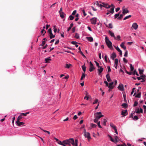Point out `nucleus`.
<instances>
[{
	"label": "nucleus",
	"instance_id": "obj_1",
	"mask_svg": "<svg viewBox=\"0 0 146 146\" xmlns=\"http://www.w3.org/2000/svg\"><path fill=\"white\" fill-rule=\"evenodd\" d=\"M64 143L63 146H71V144L74 146L75 142L73 138H70L63 141Z\"/></svg>",
	"mask_w": 146,
	"mask_h": 146
},
{
	"label": "nucleus",
	"instance_id": "obj_2",
	"mask_svg": "<svg viewBox=\"0 0 146 146\" xmlns=\"http://www.w3.org/2000/svg\"><path fill=\"white\" fill-rule=\"evenodd\" d=\"M101 112H100L96 113L94 115L95 116V119L94 120V121L95 123H96L98 121L99 119L104 116V115L101 114Z\"/></svg>",
	"mask_w": 146,
	"mask_h": 146
},
{
	"label": "nucleus",
	"instance_id": "obj_3",
	"mask_svg": "<svg viewBox=\"0 0 146 146\" xmlns=\"http://www.w3.org/2000/svg\"><path fill=\"white\" fill-rule=\"evenodd\" d=\"M105 40L106 43L108 47L111 50L113 49V48L112 46V43L111 41L109 40L107 36H106L105 37Z\"/></svg>",
	"mask_w": 146,
	"mask_h": 146
},
{
	"label": "nucleus",
	"instance_id": "obj_4",
	"mask_svg": "<svg viewBox=\"0 0 146 146\" xmlns=\"http://www.w3.org/2000/svg\"><path fill=\"white\" fill-rule=\"evenodd\" d=\"M122 13L124 15H125V14L128 13L129 12V10L125 8V6H123L122 7Z\"/></svg>",
	"mask_w": 146,
	"mask_h": 146
},
{
	"label": "nucleus",
	"instance_id": "obj_5",
	"mask_svg": "<svg viewBox=\"0 0 146 146\" xmlns=\"http://www.w3.org/2000/svg\"><path fill=\"white\" fill-rule=\"evenodd\" d=\"M90 67L89 71L90 72H92L95 69L94 66L93 64L91 62H90Z\"/></svg>",
	"mask_w": 146,
	"mask_h": 146
},
{
	"label": "nucleus",
	"instance_id": "obj_6",
	"mask_svg": "<svg viewBox=\"0 0 146 146\" xmlns=\"http://www.w3.org/2000/svg\"><path fill=\"white\" fill-rule=\"evenodd\" d=\"M90 21L92 24L95 25L96 23L97 19L95 17H93L91 19Z\"/></svg>",
	"mask_w": 146,
	"mask_h": 146
},
{
	"label": "nucleus",
	"instance_id": "obj_7",
	"mask_svg": "<svg viewBox=\"0 0 146 146\" xmlns=\"http://www.w3.org/2000/svg\"><path fill=\"white\" fill-rule=\"evenodd\" d=\"M85 135H84L85 137L87 138L88 141H89L91 139L90 136V135L89 133L87 132V133Z\"/></svg>",
	"mask_w": 146,
	"mask_h": 146
},
{
	"label": "nucleus",
	"instance_id": "obj_8",
	"mask_svg": "<svg viewBox=\"0 0 146 146\" xmlns=\"http://www.w3.org/2000/svg\"><path fill=\"white\" fill-rule=\"evenodd\" d=\"M113 84L114 83L113 82H112L109 83L108 86L109 88V91L110 90V89H112L113 88L114 86H113Z\"/></svg>",
	"mask_w": 146,
	"mask_h": 146
},
{
	"label": "nucleus",
	"instance_id": "obj_9",
	"mask_svg": "<svg viewBox=\"0 0 146 146\" xmlns=\"http://www.w3.org/2000/svg\"><path fill=\"white\" fill-rule=\"evenodd\" d=\"M132 27L135 30H136L138 28V25L136 23H135L133 24Z\"/></svg>",
	"mask_w": 146,
	"mask_h": 146
},
{
	"label": "nucleus",
	"instance_id": "obj_10",
	"mask_svg": "<svg viewBox=\"0 0 146 146\" xmlns=\"http://www.w3.org/2000/svg\"><path fill=\"white\" fill-rule=\"evenodd\" d=\"M121 114L123 116H125L128 114L127 110H125L121 111Z\"/></svg>",
	"mask_w": 146,
	"mask_h": 146
},
{
	"label": "nucleus",
	"instance_id": "obj_11",
	"mask_svg": "<svg viewBox=\"0 0 146 146\" xmlns=\"http://www.w3.org/2000/svg\"><path fill=\"white\" fill-rule=\"evenodd\" d=\"M98 69V74L100 75V74L103 71V68L101 66H100L99 68Z\"/></svg>",
	"mask_w": 146,
	"mask_h": 146
},
{
	"label": "nucleus",
	"instance_id": "obj_12",
	"mask_svg": "<svg viewBox=\"0 0 146 146\" xmlns=\"http://www.w3.org/2000/svg\"><path fill=\"white\" fill-rule=\"evenodd\" d=\"M118 89L121 91H123L124 90V87L123 85L122 84L119 85L118 87Z\"/></svg>",
	"mask_w": 146,
	"mask_h": 146
},
{
	"label": "nucleus",
	"instance_id": "obj_13",
	"mask_svg": "<svg viewBox=\"0 0 146 146\" xmlns=\"http://www.w3.org/2000/svg\"><path fill=\"white\" fill-rule=\"evenodd\" d=\"M111 58L113 60L114 58L116 57V55L115 53L113 52L111 55Z\"/></svg>",
	"mask_w": 146,
	"mask_h": 146
},
{
	"label": "nucleus",
	"instance_id": "obj_14",
	"mask_svg": "<svg viewBox=\"0 0 146 146\" xmlns=\"http://www.w3.org/2000/svg\"><path fill=\"white\" fill-rule=\"evenodd\" d=\"M108 33L111 37H113L114 38H116V37L115 36L113 33H112L110 31H108Z\"/></svg>",
	"mask_w": 146,
	"mask_h": 146
},
{
	"label": "nucleus",
	"instance_id": "obj_15",
	"mask_svg": "<svg viewBox=\"0 0 146 146\" xmlns=\"http://www.w3.org/2000/svg\"><path fill=\"white\" fill-rule=\"evenodd\" d=\"M106 78L107 81L108 82H110L111 81L110 76V74L109 73H108L106 76Z\"/></svg>",
	"mask_w": 146,
	"mask_h": 146
},
{
	"label": "nucleus",
	"instance_id": "obj_16",
	"mask_svg": "<svg viewBox=\"0 0 146 146\" xmlns=\"http://www.w3.org/2000/svg\"><path fill=\"white\" fill-rule=\"evenodd\" d=\"M125 43L124 42H122L120 44L121 47L123 48L124 50H125L126 48L125 46L124 45Z\"/></svg>",
	"mask_w": 146,
	"mask_h": 146
},
{
	"label": "nucleus",
	"instance_id": "obj_17",
	"mask_svg": "<svg viewBox=\"0 0 146 146\" xmlns=\"http://www.w3.org/2000/svg\"><path fill=\"white\" fill-rule=\"evenodd\" d=\"M16 123L17 124V125L19 126H20L25 124V123L23 122H20V121L18 122L16 121Z\"/></svg>",
	"mask_w": 146,
	"mask_h": 146
},
{
	"label": "nucleus",
	"instance_id": "obj_18",
	"mask_svg": "<svg viewBox=\"0 0 146 146\" xmlns=\"http://www.w3.org/2000/svg\"><path fill=\"white\" fill-rule=\"evenodd\" d=\"M136 113H143V109L141 108H140V109H137Z\"/></svg>",
	"mask_w": 146,
	"mask_h": 146
},
{
	"label": "nucleus",
	"instance_id": "obj_19",
	"mask_svg": "<svg viewBox=\"0 0 146 146\" xmlns=\"http://www.w3.org/2000/svg\"><path fill=\"white\" fill-rule=\"evenodd\" d=\"M78 49L79 50V52L81 54V55L84 58H86V56L84 55V54H83V53L82 52L81 50V48H80V46L79 47V48H78Z\"/></svg>",
	"mask_w": 146,
	"mask_h": 146
},
{
	"label": "nucleus",
	"instance_id": "obj_20",
	"mask_svg": "<svg viewBox=\"0 0 146 146\" xmlns=\"http://www.w3.org/2000/svg\"><path fill=\"white\" fill-rule=\"evenodd\" d=\"M86 38L88 41L90 42H92L93 40V38L92 37H87Z\"/></svg>",
	"mask_w": 146,
	"mask_h": 146
},
{
	"label": "nucleus",
	"instance_id": "obj_21",
	"mask_svg": "<svg viewBox=\"0 0 146 146\" xmlns=\"http://www.w3.org/2000/svg\"><path fill=\"white\" fill-rule=\"evenodd\" d=\"M86 75L85 73H82V76L81 77L80 80H82L85 77Z\"/></svg>",
	"mask_w": 146,
	"mask_h": 146
},
{
	"label": "nucleus",
	"instance_id": "obj_22",
	"mask_svg": "<svg viewBox=\"0 0 146 146\" xmlns=\"http://www.w3.org/2000/svg\"><path fill=\"white\" fill-rule=\"evenodd\" d=\"M96 3V5L98 7H100V8H101L102 7H103V5L101 4H99L98 1H97L96 2V3H95L94 4H95Z\"/></svg>",
	"mask_w": 146,
	"mask_h": 146
},
{
	"label": "nucleus",
	"instance_id": "obj_23",
	"mask_svg": "<svg viewBox=\"0 0 146 146\" xmlns=\"http://www.w3.org/2000/svg\"><path fill=\"white\" fill-rule=\"evenodd\" d=\"M114 7H113V8H111L110 10H108V12H110V13H111L112 14H113L114 12Z\"/></svg>",
	"mask_w": 146,
	"mask_h": 146
},
{
	"label": "nucleus",
	"instance_id": "obj_24",
	"mask_svg": "<svg viewBox=\"0 0 146 146\" xmlns=\"http://www.w3.org/2000/svg\"><path fill=\"white\" fill-rule=\"evenodd\" d=\"M49 36L50 39H52L55 37V35L53 34L52 33L49 34Z\"/></svg>",
	"mask_w": 146,
	"mask_h": 146
},
{
	"label": "nucleus",
	"instance_id": "obj_25",
	"mask_svg": "<svg viewBox=\"0 0 146 146\" xmlns=\"http://www.w3.org/2000/svg\"><path fill=\"white\" fill-rule=\"evenodd\" d=\"M110 125L111 127H112L113 129H115L116 128V127H115V126L112 123H110Z\"/></svg>",
	"mask_w": 146,
	"mask_h": 146
},
{
	"label": "nucleus",
	"instance_id": "obj_26",
	"mask_svg": "<svg viewBox=\"0 0 146 146\" xmlns=\"http://www.w3.org/2000/svg\"><path fill=\"white\" fill-rule=\"evenodd\" d=\"M59 13L60 14V17H61V18L62 19L64 17V13L62 12Z\"/></svg>",
	"mask_w": 146,
	"mask_h": 146
},
{
	"label": "nucleus",
	"instance_id": "obj_27",
	"mask_svg": "<svg viewBox=\"0 0 146 146\" xmlns=\"http://www.w3.org/2000/svg\"><path fill=\"white\" fill-rule=\"evenodd\" d=\"M124 15L123 14H121L120 15L119 17L117 18V19L119 20H121Z\"/></svg>",
	"mask_w": 146,
	"mask_h": 146
},
{
	"label": "nucleus",
	"instance_id": "obj_28",
	"mask_svg": "<svg viewBox=\"0 0 146 146\" xmlns=\"http://www.w3.org/2000/svg\"><path fill=\"white\" fill-rule=\"evenodd\" d=\"M114 138H115V143L117 142H118L119 141V139L118 137L116 136H115Z\"/></svg>",
	"mask_w": 146,
	"mask_h": 146
},
{
	"label": "nucleus",
	"instance_id": "obj_29",
	"mask_svg": "<svg viewBox=\"0 0 146 146\" xmlns=\"http://www.w3.org/2000/svg\"><path fill=\"white\" fill-rule=\"evenodd\" d=\"M90 126L92 127V128H95L97 126V125L94 124L92 123H91L90 124Z\"/></svg>",
	"mask_w": 146,
	"mask_h": 146
},
{
	"label": "nucleus",
	"instance_id": "obj_30",
	"mask_svg": "<svg viewBox=\"0 0 146 146\" xmlns=\"http://www.w3.org/2000/svg\"><path fill=\"white\" fill-rule=\"evenodd\" d=\"M82 68L83 71L85 72L86 70V67L85 66V64L82 66Z\"/></svg>",
	"mask_w": 146,
	"mask_h": 146
},
{
	"label": "nucleus",
	"instance_id": "obj_31",
	"mask_svg": "<svg viewBox=\"0 0 146 146\" xmlns=\"http://www.w3.org/2000/svg\"><path fill=\"white\" fill-rule=\"evenodd\" d=\"M102 4H103V7H106L107 9H108V6H109L108 4H105L104 3H102Z\"/></svg>",
	"mask_w": 146,
	"mask_h": 146
},
{
	"label": "nucleus",
	"instance_id": "obj_32",
	"mask_svg": "<svg viewBox=\"0 0 146 146\" xmlns=\"http://www.w3.org/2000/svg\"><path fill=\"white\" fill-rule=\"evenodd\" d=\"M22 118V117L21 115H20L18 117L17 120L16 121L18 122L20 120H21Z\"/></svg>",
	"mask_w": 146,
	"mask_h": 146
},
{
	"label": "nucleus",
	"instance_id": "obj_33",
	"mask_svg": "<svg viewBox=\"0 0 146 146\" xmlns=\"http://www.w3.org/2000/svg\"><path fill=\"white\" fill-rule=\"evenodd\" d=\"M108 136L109 137V138H110V140L111 141H112L113 142H115V140L114 139H113L112 137L110 135H109Z\"/></svg>",
	"mask_w": 146,
	"mask_h": 146
},
{
	"label": "nucleus",
	"instance_id": "obj_34",
	"mask_svg": "<svg viewBox=\"0 0 146 146\" xmlns=\"http://www.w3.org/2000/svg\"><path fill=\"white\" fill-rule=\"evenodd\" d=\"M46 63H49V61L51 60V59L50 58H46L45 59Z\"/></svg>",
	"mask_w": 146,
	"mask_h": 146
},
{
	"label": "nucleus",
	"instance_id": "obj_35",
	"mask_svg": "<svg viewBox=\"0 0 146 146\" xmlns=\"http://www.w3.org/2000/svg\"><path fill=\"white\" fill-rule=\"evenodd\" d=\"M29 112H27V113H21V116H22V115L23 116H26L27 115V114H29Z\"/></svg>",
	"mask_w": 146,
	"mask_h": 146
},
{
	"label": "nucleus",
	"instance_id": "obj_36",
	"mask_svg": "<svg viewBox=\"0 0 146 146\" xmlns=\"http://www.w3.org/2000/svg\"><path fill=\"white\" fill-rule=\"evenodd\" d=\"M131 17V15H129L128 16H127L125 17V18H124L123 19V20H125L127 19H128L130 18Z\"/></svg>",
	"mask_w": 146,
	"mask_h": 146
},
{
	"label": "nucleus",
	"instance_id": "obj_37",
	"mask_svg": "<svg viewBox=\"0 0 146 146\" xmlns=\"http://www.w3.org/2000/svg\"><path fill=\"white\" fill-rule=\"evenodd\" d=\"M74 18V17L72 15H70L69 17V19H68V20H72Z\"/></svg>",
	"mask_w": 146,
	"mask_h": 146
},
{
	"label": "nucleus",
	"instance_id": "obj_38",
	"mask_svg": "<svg viewBox=\"0 0 146 146\" xmlns=\"http://www.w3.org/2000/svg\"><path fill=\"white\" fill-rule=\"evenodd\" d=\"M57 143L59 144H60V145H63V144H64V143H63V141H62V142L61 141H59V140L57 142Z\"/></svg>",
	"mask_w": 146,
	"mask_h": 146
},
{
	"label": "nucleus",
	"instance_id": "obj_39",
	"mask_svg": "<svg viewBox=\"0 0 146 146\" xmlns=\"http://www.w3.org/2000/svg\"><path fill=\"white\" fill-rule=\"evenodd\" d=\"M133 75L136 74L137 76H138L139 75V74L137 73V72L136 70H135L133 71Z\"/></svg>",
	"mask_w": 146,
	"mask_h": 146
},
{
	"label": "nucleus",
	"instance_id": "obj_40",
	"mask_svg": "<svg viewBox=\"0 0 146 146\" xmlns=\"http://www.w3.org/2000/svg\"><path fill=\"white\" fill-rule=\"evenodd\" d=\"M141 93H139L137 94L135 96V97L137 98H140L141 97Z\"/></svg>",
	"mask_w": 146,
	"mask_h": 146
},
{
	"label": "nucleus",
	"instance_id": "obj_41",
	"mask_svg": "<svg viewBox=\"0 0 146 146\" xmlns=\"http://www.w3.org/2000/svg\"><path fill=\"white\" fill-rule=\"evenodd\" d=\"M130 68L131 71H133L134 70V68L133 66L131 64H130Z\"/></svg>",
	"mask_w": 146,
	"mask_h": 146
},
{
	"label": "nucleus",
	"instance_id": "obj_42",
	"mask_svg": "<svg viewBox=\"0 0 146 146\" xmlns=\"http://www.w3.org/2000/svg\"><path fill=\"white\" fill-rule=\"evenodd\" d=\"M103 124L104 125L106 126V122H107V120H106V119H103Z\"/></svg>",
	"mask_w": 146,
	"mask_h": 146
},
{
	"label": "nucleus",
	"instance_id": "obj_43",
	"mask_svg": "<svg viewBox=\"0 0 146 146\" xmlns=\"http://www.w3.org/2000/svg\"><path fill=\"white\" fill-rule=\"evenodd\" d=\"M119 14L120 13L119 12L118 13L115 14L114 16V18L115 19L116 18H117V17H118L119 16Z\"/></svg>",
	"mask_w": 146,
	"mask_h": 146
},
{
	"label": "nucleus",
	"instance_id": "obj_44",
	"mask_svg": "<svg viewBox=\"0 0 146 146\" xmlns=\"http://www.w3.org/2000/svg\"><path fill=\"white\" fill-rule=\"evenodd\" d=\"M75 37L77 39L79 38V36L77 33H76L75 36Z\"/></svg>",
	"mask_w": 146,
	"mask_h": 146
},
{
	"label": "nucleus",
	"instance_id": "obj_45",
	"mask_svg": "<svg viewBox=\"0 0 146 146\" xmlns=\"http://www.w3.org/2000/svg\"><path fill=\"white\" fill-rule=\"evenodd\" d=\"M138 70L139 71V73L140 74H143V70H141L139 68Z\"/></svg>",
	"mask_w": 146,
	"mask_h": 146
},
{
	"label": "nucleus",
	"instance_id": "obj_46",
	"mask_svg": "<svg viewBox=\"0 0 146 146\" xmlns=\"http://www.w3.org/2000/svg\"><path fill=\"white\" fill-rule=\"evenodd\" d=\"M139 119L138 117L137 116H135L134 117H133V119L134 120H137Z\"/></svg>",
	"mask_w": 146,
	"mask_h": 146
},
{
	"label": "nucleus",
	"instance_id": "obj_47",
	"mask_svg": "<svg viewBox=\"0 0 146 146\" xmlns=\"http://www.w3.org/2000/svg\"><path fill=\"white\" fill-rule=\"evenodd\" d=\"M71 65V64H70L69 65L68 64H66V66L65 67L66 68H70V66Z\"/></svg>",
	"mask_w": 146,
	"mask_h": 146
},
{
	"label": "nucleus",
	"instance_id": "obj_48",
	"mask_svg": "<svg viewBox=\"0 0 146 146\" xmlns=\"http://www.w3.org/2000/svg\"><path fill=\"white\" fill-rule=\"evenodd\" d=\"M54 31V33H56L57 31V29L56 28V26L54 25L53 27Z\"/></svg>",
	"mask_w": 146,
	"mask_h": 146
},
{
	"label": "nucleus",
	"instance_id": "obj_49",
	"mask_svg": "<svg viewBox=\"0 0 146 146\" xmlns=\"http://www.w3.org/2000/svg\"><path fill=\"white\" fill-rule=\"evenodd\" d=\"M121 106L125 108L127 107V104L126 103H123L122 104Z\"/></svg>",
	"mask_w": 146,
	"mask_h": 146
},
{
	"label": "nucleus",
	"instance_id": "obj_50",
	"mask_svg": "<svg viewBox=\"0 0 146 146\" xmlns=\"http://www.w3.org/2000/svg\"><path fill=\"white\" fill-rule=\"evenodd\" d=\"M114 7V8H115V6L113 5V4H111V5H109V6H108V8H110L111 7H112V8H113V7Z\"/></svg>",
	"mask_w": 146,
	"mask_h": 146
},
{
	"label": "nucleus",
	"instance_id": "obj_51",
	"mask_svg": "<svg viewBox=\"0 0 146 146\" xmlns=\"http://www.w3.org/2000/svg\"><path fill=\"white\" fill-rule=\"evenodd\" d=\"M40 128L42 131H44V132L47 133L49 135L50 134V133L49 131L43 129H41Z\"/></svg>",
	"mask_w": 146,
	"mask_h": 146
},
{
	"label": "nucleus",
	"instance_id": "obj_52",
	"mask_svg": "<svg viewBox=\"0 0 146 146\" xmlns=\"http://www.w3.org/2000/svg\"><path fill=\"white\" fill-rule=\"evenodd\" d=\"M82 13H83L84 16H85L87 14L86 13L85 10L84 9H83L82 11Z\"/></svg>",
	"mask_w": 146,
	"mask_h": 146
},
{
	"label": "nucleus",
	"instance_id": "obj_53",
	"mask_svg": "<svg viewBox=\"0 0 146 146\" xmlns=\"http://www.w3.org/2000/svg\"><path fill=\"white\" fill-rule=\"evenodd\" d=\"M48 33L49 34L52 33V29L51 28H49L48 31Z\"/></svg>",
	"mask_w": 146,
	"mask_h": 146
},
{
	"label": "nucleus",
	"instance_id": "obj_54",
	"mask_svg": "<svg viewBox=\"0 0 146 146\" xmlns=\"http://www.w3.org/2000/svg\"><path fill=\"white\" fill-rule=\"evenodd\" d=\"M118 60L117 59H115V64H118Z\"/></svg>",
	"mask_w": 146,
	"mask_h": 146
},
{
	"label": "nucleus",
	"instance_id": "obj_55",
	"mask_svg": "<svg viewBox=\"0 0 146 146\" xmlns=\"http://www.w3.org/2000/svg\"><path fill=\"white\" fill-rule=\"evenodd\" d=\"M138 104V102L137 101H135L134 102V104L133 105V106L134 107L136 106H137Z\"/></svg>",
	"mask_w": 146,
	"mask_h": 146
},
{
	"label": "nucleus",
	"instance_id": "obj_56",
	"mask_svg": "<svg viewBox=\"0 0 146 146\" xmlns=\"http://www.w3.org/2000/svg\"><path fill=\"white\" fill-rule=\"evenodd\" d=\"M98 99H96L93 102V104H94L97 103L98 102Z\"/></svg>",
	"mask_w": 146,
	"mask_h": 146
},
{
	"label": "nucleus",
	"instance_id": "obj_57",
	"mask_svg": "<svg viewBox=\"0 0 146 146\" xmlns=\"http://www.w3.org/2000/svg\"><path fill=\"white\" fill-rule=\"evenodd\" d=\"M127 54H128V52L127 51V50L125 52L124 54V56L126 57H127Z\"/></svg>",
	"mask_w": 146,
	"mask_h": 146
},
{
	"label": "nucleus",
	"instance_id": "obj_58",
	"mask_svg": "<svg viewBox=\"0 0 146 146\" xmlns=\"http://www.w3.org/2000/svg\"><path fill=\"white\" fill-rule=\"evenodd\" d=\"M107 67L108 68V72H111V69H110V67L109 66H108Z\"/></svg>",
	"mask_w": 146,
	"mask_h": 146
},
{
	"label": "nucleus",
	"instance_id": "obj_59",
	"mask_svg": "<svg viewBox=\"0 0 146 146\" xmlns=\"http://www.w3.org/2000/svg\"><path fill=\"white\" fill-rule=\"evenodd\" d=\"M95 62L96 63V64L97 65V66L98 67V68H99L101 66H100L99 65V64L96 61H95Z\"/></svg>",
	"mask_w": 146,
	"mask_h": 146
},
{
	"label": "nucleus",
	"instance_id": "obj_60",
	"mask_svg": "<svg viewBox=\"0 0 146 146\" xmlns=\"http://www.w3.org/2000/svg\"><path fill=\"white\" fill-rule=\"evenodd\" d=\"M120 36L119 35H118L117 37H116V38H114L116 40H120Z\"/></svg>",
	"mask_w": 146,
	"mask_h": 146
},
{
	"label": "nucleus",
	"instance_id": "obj_61",
	"mask_svg": "<svg viewBox=\"0 0 146 146\" xmlns=\"http://www.w3.org/2000/svg\"><path fill=\"white\" fill-rule=\"evenodd\" d=\"M75 146L78 145V140L77 139L75 140Z\"/></svg>",
	"mask_w": 146,
	"mask_h": 146
},
{
	"label": "nucleus",
	"instance_id": "obj_62",
	"mask_svg": "<svg viewBox=\"0 0 146 146\" xmlns=\"http://www.w3.org/2000/svg\"><path fill=\"white\" fill-rule=\"evenodd\" d=\"M115 48L116 49L118 52L121 50L118 47H116L115 46H114Z\"/></svg>",
	"mask_w": 146,
	"mask_h": 146
},
{
	"label": "nucleus",
	"instance_id": "obj_63",
	"mask_svg": "<svg viewBox=\"0 0 146 146\" xmlns=\"http://www.w3.org/2000/svg\"><path fill=\"white\" fill-rule=\"evenodd\" d=\"M45 44V41H43L42 42V44H41L40 45L42 46H44Z\"/></svg>",
	"mask_w": 146,
	"mask_h": 146
},
{
	"label": "nucleus",
	"instance_id": "obj_64",
	"mask_svg": "<svg viewBox=\"0 0 146 146\" xmlns=\"http://www.w3.org/2000/svg\"><path fill=\"white\" fill-rule=\"evenodd\" d=\"M143 109H144V112L145 113L146 112V106L145 105H143Z\"/></svg>",
	"mask_w": 146,
	"mask_h": 146
}]
</instances>
